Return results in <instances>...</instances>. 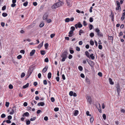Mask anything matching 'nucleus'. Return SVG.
<instances>
[{
  "mask_svg": "<svg viewBox=\"0 0 125 125\" xmlns=\"http://www.w3.org/2000/svg\"><path fill=\"white\" fill-rule=\"evenodd\" d=\"M68 54V52L67 51L65 50L62 53L61 57L62 58V62H64L65 61V59H66L67 57V55Z\"/></svg>",
  "mask_w": 125,
  "mask_h": 125,
  "instance_id": "f257e3e1",
  "label": "nucleus"
},
{
  "mask_svg": "<svg viewBox=\"0 0 125 125\" xmlns=\"http://www.w3.org/2000/svg\"><path fill=\"white\" fill-rule=\"evenodd\" d=\"M95 31L97 32V35L98 36L100 37H102L103 36V35L102 33L100 31V30L98 28L95 29Z\"/></svg>",
  "mask_w": 125,
  "mask_h": 125,
  "instance_id": "f03ea898",
  "label": "nucleus"
},
{
  "mask_svg": "<svg viewBox=\"0 0 125 125\" xmlns=\"http://www.w3.org/2000/svg\"><path fill=\"white\" fill-rule=\"evenodd\" d=\"M60 2H59L57 3H55L54 5L52 6V8L53 9H54L60 6V5H59V3H61Z\"/></svg>",
  "mask_w": 125,
  "mask_h": 125,
  "instance_id": "7ed1b4c3",
  "label": "nucleus"
},
{
  "mask_svg": "<svg viewBox=\"0 0 125 125\" xmlns=\"http://www.w3.org/2000/svg\"><path fill=\"white\" fill-rule=\"evenodd\" d=\"M87 101L90 104H91L92 102V101L91 97L90 96H87Z\"/></svg>",
  "mask_w": 125,
  "mask_h": 125,
  "instance_id": "20e7f679",
  "label": "nucleus"
},
{
  "mask_svg": "<svg viewBox=\"0 0 125 125\" xmlns=\"http://www.w3.org/2000/svg\"><path fill=\"white\" fill-rule=\"evenodd\" d=\"M33 69H32L31 68H29V70L28 72V74H29L28 77H29V76L31 75L32 71H33Z\"/></svg>",
  "mask_w": 125,
  "mask_h": 125,
  "instance_id": "39448f33",
  "label": "nucleus"
},
{
  "mask_svg": "<svg viewBox=\"0 0 125 125\" xmlns=\"http://www.w3.org/2000/svg\"><path fill=\"white\" fill-rule=\"evenodd\" d=\"M49 14L47 12H46L44 14L43 18V20H46L48 18Z\"/></svg>",
  "mask_w": 125,
  "mask_h": 125,
  "instance_id": "423d86ee",
  "label": "nucleus"
},
{
  "mask_svg": "<svg viewBox=\"0 0 125 125\" xmlns=\"http://www.w3.org/2000/svg\"><path fill=\"white\" fill-rule=\"evenodd\" d=\"M91 67H93L94 64V62L92 61H90L89 62L87 61Z\"/></svg>",
  "mask_w": 125,
  "mask_h": 125,
  "instance_id": "0eeeda50",
  "label": "nucleus"
},
{
  "mask_svg": "<svg viewBox=\"0 0 125 125\" xmlns=\"http://www.w3.org/2000/svg\"><path fill=\"white\" fill-rule=\"evenodd\" d=\"M86 82L88 84H89L90 83V79L87 77H86L85 79Z\"/></svg>",
  "mask_w": 125,
  "mask_h": 125,
  "instance_id": "6e6552de",
  "label": "nucleus"
},
{
  "mask_svg": "<svg viewBox=\"0 0 125 125\" xmlns=\"http://www.w3.org/2000/svg\"><path fill=\"white\" fill-rule=\"evenodd\" d=\"M35 52V50H32L30 52V55L31 56H33Z\"/></svg>",
  "mask_w": 125,
  "mask_h": 125,
  "instance_id": "1a4fd4ad",
  "label": "nucleus"
},
{
  "mask_svg": "<svg viewBox=\"0 0 125 125\" xmlns=\"http://www.w3.org/2000/svg\"><path fill=\"white\" fill-rule=\"evenodd\" d=\"M73 112H74L73 113V115L75 116H76L79 113V111L78 110H75Z\"/></svg>",
  "mask_w": 125,
  "mask_h": 125,
  "instance_id": "9d476101",
  "label": "nucleus"
},
{
  "mask_svg": "<svg viewBox=\"0 0 125 125\" xmlns=\"http://www.w3.org/2000/svg\"><path fill=\"white\" fill-rule=\"evenodd\" d=\"M48 69V67L47 66H46L42 70V72L43 73L45 72Z\"/></svg>",
  "mask_w": 125,
  "mask_h": 125,
  "instance_id": "9b49d317",
  "label": "nucleus"
},
{
  "mask_svg": "<svg viewBox=\"0 0 125 125\" xmlns=\"http://www.w3.org/2000/svg\"><path fill=\"white\" fill-rule=\"evenodd\" d=\"M44 105V103L43 102H41L38 104L37 105L39 106H42Z\"/></svg>",
  "mask_w": 125,
  "mask_h": 125,
  "instance_id": "f8f14e48",
  "label": "nucleus"
},
{
  "mask_svg": "<svg viewBox=\"0 0 125 125\" xmlns=\"http://www.w3.org/2000/svg\"><path fill=\"white\" fill-rule=\"evenodd\" d=\"M114 13L112 11L111 12V14L110 15V17L111 19H112L114 18Z\"/></svg>",
  "mask_w": 125,
  "mask_h": 125,
  "instance_id": "ddd939ff",
  "label": "nucleus"
},
{
  "mask_svg": "<svg viewBox=\"0 0 125 125\" xmlns=\"http://www.w3.org/2000/svg\"><path fill=\"white\" fill-rule=\"evenodd\" d=\"M29 115V113L28 112H26L24 113L23 115L22 116L23 117L24 116H28Z\"/></svg>",
  "mask_w": 125,
  "mask_h": 125,
  "instance_id": "4468645a",
  "label": "nucleus"
},
{
  "mask_svg": "<svg viewBox=\"0 0 125 125\" xmlns=\"http://www.w3.org/2000/svg\"><path fill=\"white\" fill-rule=\"evenodd\" d=\"M85 54L87 57L90 58V56H89V54L88 52L87 51H86L85 52Z\"/></svg>",
  "mask_w": 125,
  "mask_h": 125,
  "instance_id": "2eb2a0df",
  "label": "nucleus"
},
{
  "mask_svg": "<svg viewBox=\"0 0 125 125\" xmlns=\"http://www.w3.org/2000/svg\"><path fill=\"white\" fill-rule=\"evenodd\" d=\"M78 24L77 26L79 28H81L82 27V25L81 23L80 22H79L78 24Z\"/></svg>",
  "mask_w": 125,
  "mask_h": 125,
  "instance_id": "dca6fc26",
  "label": "nucleus"
},
{
  "mask_svg": "<svg viewBox=\"0 0 125 125\" xmlns=\"http://www.w3.org/2000/svg\"><path fill=\"white\" fill-rule=\"evenodd\" d=\"M109 81L110 84L111 85H113L114 84V83L112 81V79L111 78H109Z\"/></svg>",
  "mask_w": 125,
  "mask_h": 125,
  "instance_id": "f3484780",
  "label": "nucleus"
},
{
  "mask_svg": "<svg viewBox=\"0 0 125 125\" xmlns=\"http://www.w3.org/2000/svg\"><path fill=\"white\" fill-rule=\"evenodd\" d=\"M26 124L27 125H30V124L31 122L29 120L27 119L26 120Z\"/></svg>",
  "mask_w": 125,
  "mask_h": 125,
  "instance_id": "a211bd4d",
  "label": "nucleus"
},
{
  "mask_svg": "<svg viewBox=\"0 0 125 125\" xmlns=\"http://www.w3.org/2000/svg\"><path fill=\"white\" fill-rule=\"evenodd\" d=\"M51 76H52V73H51L50 72H49L48 75V79H50L51 77Z\"/></svg>",
  "mask_w": 125,
  "mask_h": 125,
  "instance_id": "6ab92c4d",
  "label": "nucleus"
},
{
  "mask_svg": "<svg viewBox=\"0 0 125 125\" xmlns=\"http://www.w3.org/2000/svg\"><path fill=\"white\" fill-rule=\"evenodd\" d=\"M29 85V83H27L25 85L23 86V89H25Z\"/></svg>",
  "mask_w": 125,
  "mask_h": 125,
  "instance_id": "aec40b11",
  "label": "nucleus"
},
{
  "mask_svg": "<svg viewBox=\"0 0 125 125\" xmlns=\"http://www.w3.org/2000/svg\"><path fill=\"white\" fill-rule=\"evenodd\" d=\"M43 42H42L41 43L39 44L38 46V48H41L43 46Z\"/></svg>",
  "mask_w": 125,
  "mask_h": 125,
  "instance_id": "412c9836",
  "label": "nucleus"
},
{
  "mask_svg": "<svg viewBox=\"0 0 125 125\" xmlns=\"http://www.w3.org/2000/svg\"><path fill=\"white\" fill-rule=\"evenodd\" d=\"M93 53L91 54L90 56V58L91 57L92 60H94V56Z\"/></svg>",
  "mask_w": 125,
  "mask_h": 125,
  "instance_id": "4be33fe9",
  "label": "nucleus"
},
{
  "mask_svg": "<svg viewBox=\"0 0 125 125\" xmlns=\"http://www.w3.org/2000/svg\"><path fill=\"white\" fill-rule=\"evenodd\" d=\"M41 54L42 55H44L46 53L45 51L44 50H41L40 51Z\"/></svg>",
  "mask_w": 125,
  "mask_h": 125,
  "instance_id": "5701e85b",
  "label": "nucleus"
},
{
  "mask_svg": "<svg viewBox=\"0 0 125 125\" xmlns=\"http://www.w3.org/2000/svg\"><path fill=\"white\" fill-rule=\"evenodd\" d=\"M98 104L99 106V109L98 108V110L99 111L100 113H102L101 111V106L100 104L99 103Z\"/></svg>",
  "mask_w": 125,
  "mask_h": 125,
  "instance_id": "b1692460",
  "label": "nucleus"
},
{
  "mask_svg": "<svg viewBox=\"0 0 125 125\" xmlns=\"http://www.w3.org/2000/svg\"><path fill=\"white\" fill-rule=\"evenodd\" d=\"M108 36L109 40H112V42L113 39V37L112 36H110L108 35Z\"/></svg>",
  "mask_w": 125,
  "mask_h": 125,
  "instance_id": "393cba45",
  "label": "nucleus"
},
{
  "mask_svg": "<svg viewBox=\"0 0 125 125\" xmlns=\"http://www.w3.org/2000/svg\"><path fill=\"white\" fill-rule=\"evenodd\" d=\"M73 48H70V53L71 54H73L74 52V51L70 49H72Z\"/></svg>",
  "mask_w": 125,
  "mask_h": 125,
  "instance_id": "a878e982",
  "label": "nucleus"
},
{
  "mask_svg": "<svg viewBox=\"0 0 125 125\" xmlns=\"http://www.w3.org/2000/svg\"><path fill=\"white\" fill-rule=\"evenodd\" d=\"M7 15V14L6 13L3 12L2 13V16L4 17H6Z\"/></svg>",
  "mask_w": 125,
  "mask_h": 125,
  "instance_id": "bb28decb",
  "label": "nucleus"
},
{
  "mask_svg": "<svg viewBox=\"0 0 125 125\" xmlns=\"http://www.w3.org/2000/svg\"><path fill=\"white\" fill-rule=\"evenodd\" d=\"M66 2L67 3L68 6H69V7H70V3L69 2L68 0H66Z\"/></svg>",
  "mask_w": 125,
  "mask_h": 125,
  "instance_id": "cd10ccee",
  "label": "nucleus"
},
{
  "mask_svg": "<svg viewBox=\"0 0 125 125\" xmlns=\"http://www.w3.org/2000/svg\"><path fill=\"white\" fill-rule=\"evenodd\" d=\"M93 25H92L90 24L89 25V28L90 30H91L93 29Z\"/></svg>",
  "mask_w": 125,
  "mask_h": 125,
  "instance_id": "c85d7f7f",
  "label": "nucleus"
},
{
  "mask_svg": "<svg viewBox=\"0 0 125 125\" xmlns=\"http://www.w3.org/2000/svg\"><path fill=\"white\" fill-rule=\"evenodd\" d=\"M78 68L79 70L81 71H82L83 70L82 67L81 66H79L78 67Z\"/></svg>",
  "mask_w": 125,
  "mask_h": 125,
  "instance_id": "c756f323",
  "label": "nucleus"
},
{
  "mask_svg": "<svg viewBox=\"0 0 125 125\" xmlns=\"http://www.w3.org/2000/svg\"><path fill=\"white\" fill-rule=\"evenodd\" d=\"M94 33L91 32L90 34V36L91 37H93L94 36Z\"/></svg>",
  "mask_w": 125,
  "mask_h": 125,
  "instance_id": "7c9ffc66",
  "label": "nucleus"
},
{
  "mask_svg": "<svg viewBox=\"0 0 125 125\" xmlns=\"http://www.w3.org/2000/svg\"><path fill=\"white\" fill-rule=\"evenodd\" d=\"M116 3L117 6H118V7H120V3L118 1H116Z\"/></svg>",
  "mask_w": 125,
  "mask_h": 125,
  "instance_id": "2f4dec72",
  "label": "nucleus"
},
{
  "mask_svg": "<svg viewBox=\"0 0 125 125\" xmlns=\"http://www.w3.org/2000/svg\"><path fill=\"white\" fill-rule=\"evenodd\" d=\"M70 21V19L69 18H67L65 19V21L66 22H68Z\"/></svg>",
  "mask_w": 125,
  "mask_h": 125,
  "instance_id": "473e14b6",
  "label": "nucleus"
},
{
  "mask_svg": "<svg viewBox=\"0 0 125 125\" xmlns=\"http://www.w3.org/2000/svg\"><path fill=\"white\" fill-rule=\"evenodd\" d=\"M44 6H43L42 5L40 7V11H42V10L43 9Z\"/></svg>",
  "mask_w": 125,
  "mask_h": 125,
  "instance_id": "72a5a7b5",
  "label": "nucleus"
},
{
  "mask_svg": "<svg viewBox=\"0 0 125 125\" xmlns=\"http://www.w3.org/2000/svg\"><path fill=\"white\" fill-rule=\"evenodd\" d=\"M94 120V117L92 116L90 119V121L91 123H93Z\"/></svg>",
  "mask_w": 125,
  "mask_h": 125,
  "instance_id": "f704fd0d",
  "label": "nucleus"
},
{
  "mask_svg": "<svg viewBox=\"0 0 125 125\" xmlns=\"http://www.w3.org/2000/svg\"><path fill=\"white\" fill-rule=\"evenodd\" d=\"M48 43H46L44 44V46L45 49H47L48 48Z\"/></svg>",
  "mask_w": 125,
  "mask_h": 125,
  "instance_id": "c9c22d12",
  "label": "nucleus"
},
{
  "mask_svg": "<svg viewBox=\"0 0 125 125\" xmlns=\"http://www.w3.org/2000/svg\"><path fill=\"white\" fill-rule=\"evenodd\" d=\"M10 103L9 102H6L5 104V106L7 107H8L9 106Z\"/></svg>",
  "mask_w": 125,
  "mask_h": 125,
  "instance_id": "e433bc0d",
  "label": "nucleus"
},
{
  "mask_svg": "<svg viewBox=\"0 0 125 125\" xmlns=\"http://www.w3.org/2000/svg\"><path fill=\"white\" fill-rule=\"evenodd\" d=\"M6 115L4 114H3L1 115V117L2 118H4L6 117Z\"/></svg>",
  "mask_w": 125,
  "mask_h": 125,
  "instance_id": "4c0bfd02",
  "label": "nucleus"
},
{
  "mask_svg": "<svg viewBox=\"0 0 125 125\" xmlns=\"http://www.w3.org/2000/svg\"><path fill=\"white\" fill-rule=\"evenodd\" d=\"M90 44L92 45L93 46L94 44V42L93 41L91 40L90 41Z\"/></svg>",
  "mask_w": 125,
  "mask_h": 125,
  "instance_id": "58836bf2",
  "label": "nucleus"
},
{
  "mask_svg": "<svg viewBox=\"0 0 125 125\" xmlns=\"http://www.w3.org/2000/svg\"><path fill=\"white\" fill-rule=\"evenodd\" d=\"M28 2L27 1H26L23 4V5L24 6L26 7L28 5Z\"/></svg>",
  "mask_w": 125,
  "mask_h": 125,
  "instance_id": "ea45409f",
  "label": "nucleus"
},
{
  "mask_svg": "<svg viewBox=\"0 0 125 125\" xmlns=\"http://www.w3.org/2000/svg\"><path fill=\"white\" fill-rule=\"evenodd\" d=\"M116 87L117 88V89L120 88V86L119 83H117L116 84Z\"/></svg>",
  "mask_w": 125,
  "mask_h": 125,
  "instance_id": "a19ab883",
  "label": "nucleus"
},
{
  "mask_svg": "<svg viewBox=\"0 0 125 125\" xmlns=\"http://www.w3.org/2000/svg\"><path fill=\"white\" fill-rule=\"evenodd\" d=\"M9 87L10 89H12L13 88V85L11 84H10L9 85Z\"/></svg>",
  "mask_w": 125,
  "mask_h": 125,
  "instance_id": "79ce46f5",
  "label": "nucleus"
},
{
  "mask_svg": "<svg viewBox=\"0 0 125 125\" xmlns=\"http://www.w3.org/2000/svg\"><path fill=\"white\" fill-rule=\"evenodd\" d=\"M43 83L44 84L46 85L47 84V82L46 80H44L43 81Z\"/></svg>",
  "mask_w": 125,
  "mask_h": 125,
  "instance_id": "37998d69",
  "label": "nucleus"
},
{
  "mask_svg": "<svg viewBox=\"0 0 125 125\" xmlns=\"http://www.w3.org/2000/svg\"><path fill=\"white\" fill-rule=\"evenodd\" d=\"M103 117L104 120H105L106 119V115L105 114H104L103 115Z\"/></svg>",
  "mask_w": 125,
  "mask_h": 125,
  "instance_id": "c03bdc74",
  "label": "nucleus"
},
{
  "mask_svg": "<svg viewBox=\"0 0 125 125\" xmlns=\"http://www.w3.org/2000/svg\"><path fill=\"white\" fill-rule=\"evenodd\" d=\"M17 58L18 59H21L22 57V56L21 55H19L18 56H17Z\"/></svg>",
  "mask_w": 125,
  "mask_h": 125,
  "instance_id": "a18cd8bd",
  "label": "nucleus"
},
{
  "mask_svg": "<svg viewBox=\"0 0 125 125\" xmlns=\"http://www.w3.org/2000/svg\"><path fill=\"white\" fill-rule=\"evenodd\" d=\"M117 91L118 93V95H119L120 94V88L119 89H117Z\"/></svg>",
  "mask_w": 125,
  "mask_h": 125,
  "instance_id": "49530a36",
  "label": "nucleus"
},
{
  "mask_svg": "<svg viewBox=\"0 0 125 125\" xmlns=\"http://www.w3.org/2000/svg\"><path fill=\"white\" fill-rule=\"evenodd\" d=\"M44 23H42L40 24L39 26L41 28L42 27L44 26Z\"/></svg>",
  "mask_w": 125,
  "mask_h": 125,
  "instance_id": "de8ad7c7",
  "label": "nucleus"
},
{
  "mask_svg": "<svg viewBox=\"0 0 125 125\" xmlns=\"http://www.w3.org/2000/svg\"><path fill=\"white\" fill-rule=\"evenodd\" d=\"M59 110V108L58 107H55L54 109V110L56 112L58 111Z\"/></svg>",
  "mask_w": 125,
  "mask_h": 125,
  "instance_id": "09e8293b",
  "label": "nucleus"
},
{
  "mask_svg": "<svg viewBox=\"0 0 125 125\" xmlns=\"http://www.w3.org/2000/svg\"><path fill=\"white\" fill-rule=\"evenodd\" d=\"M73 91H71L69 92V94L70 96H72L73 95Z\"/></svg>",
  "mask_w": 125,
  "mask_h": 125,
  "instance_id": "8fccbe9b",
  "label": "nucleus"
},
{
  "mask_svg": "<svg viewBox=\"0 0 125 125\" xmlns=\"http://www.w3.org/2000/svg\"><path fill=\"white\" fill-rule=\"evenodd\" d=\"M87 24L86 23V22L85 21H83V25L84 26H85L87 25Z\"/></svg>",
  "mask_w": 125,
  "mask_h": 125,
  "instance_id": "3c124183",
  "label": "nucleus"
},
{
  "mask_svg": "<svg viewBox=\"0 0 125 125\" xmlns=\"http://www.w3.org/2000/svg\"><path fill=\"white\" fill-rule=\"evenodd\" d=\"M36 119V117H33L32 118H31L30 119V120L31 121H32Z\"/></svg>",
  "mask_w": 125,
  "mask_h": 125,
  "instance_id": "603ef678",
  "label": "nucleus"
},
{
  "mask_svg": "<svg viewBox=\"0 0 125 125\" xmlns=\"http://www.w3.org/2000/svg\"><path fill=\"white\" fill-rule=\"evenodd\" d=\"M93 18L92 17H90V18L89 19V21L90 22H93Z\"/></svg>",
  "mask_w": 125,
  "mask_h": 125,
  "instance_id": "864d4df0",
  "label": "nucleus"
},
{
  "mask_svg": "<svg viewBox=\"0 0 125 125\" xmlns=\"http://www.w3.org/2000/svg\"><path fill=\"white\" fill-rule=\"evenodd\" d=\"M98 48L100 50H102V45H99L98 46Z\"/></svg>",
  "mask_w": 125,
  "mask_h": 125,
  "instance_id": "5fc2aeb1",
  "label": "nucleus"
},
{
  "mask_svg": "<svg viewBox=\"0 0 125 125\" xmlns=\"http://www.w3.org/2000/svg\"><path fill=\"white\" fill-rule=\"evenodd\" d=\"M51 100L52 102H53L55 101V99L53 97H52L51 98Z\"/></svg>",
  "mask_w": 125,
  "mask_h": 125,
  "instance_id": "6e6d98bb",
  "label": "nucleus"
},
{
  "mask_svg": "<svg viewBox=\"0 0 125 125\" xmlns=\"http://www.w3.org/2000/svg\"><path fill=\"white\" fill-rule=\"evenodd\" d=\"M25 73H22L21 75V78H22L23 77L25 76Z\"/></svg>",
  "mask_w": 125,
  "mask_h": 125,
  "instance_id": "4d7b16f0",
  "label": "nucleus"
},
{
  "mask_svg": "<svg viewBox=\"0 0 125 125\" xmlns=\"http://www.w3.org/2000/svg\"><path fill=\"white\" fill-rule=\"evenodd\" d=\"M98 74L100 77H102V73L100 72H99L98 73Z\"/></svg>",
  "mask_w": 125,
  "mask_h": 125,
  "instance_id": "13d9d810",
  "label": "nucleus"
},
{
  "mask_svg": "<svg viewBox=\"0 0 125 125\" xmlns=\"http://www.w3.org/2000/svg\"><path fill=\"white\" fill-rule=\"evenodd\" d=\"M55 34H52L50 35V37L51 38H52L55 36Z\"/></svg>",
  "mask_w": 125,
  "mask_h": 125,
  "instance_id": "bf43d9fd",
  "label": "nucleus"
},
{
  "mask_svg": "<svg viewBox=\"0 0 125 125\" xmlns=\"http://www.w3.org/2000/svg\"><path fill=\"white\" fill-rule=\"evenodd\" d=\"M49 61V60L47 58H46L44 59V62H48Z\"/></svg>",
  "mask_w": 125,
  "mask_h": 125,
  "instance_id": "052dcab7",
  "label": "nucleus"
},
{
  "mask_svg": "<svg viewBox=\"0 0 125 125\" xmlns=\"http://www.w3.org/2000/svg\"><path fill=\"white\" fill-rule=\"evenodd\" d=\"M12 116L11 115H9L8 117V119L9 120H10L12 119Z\"/></svg>",
  "mask_w": 125,
  "mask_h": 125,
  "instance_id": "680f3d73",
  "label": "nucleus"
},
{
  "mask_svg": "<svg viewBox=\"0 0 125 125\" xmlns=\"http://www.w3.org/2000/svg\"><path fill=\"white\" fill-rule=\"evenodd\" d=\"M71 29L72 30H71L73 31H74L75 30V28L74 26L71 27Z\"/></svg>",
  "mask_w": 125,
  "mask_h": 125,
  "instance_id": "e2e57ef3",
  "label": "nucleus"
},
{
  "mask_svg": "<svg viewBox=\"0 0 125 125\" xmlns=\"http://www.w3.org/2000/svg\"><path fill=\"white\" fill-rule=\"evenodd\" d=\"M48 119V117L45 116L44 117V120L46 121Z\"/></svg>",
  "mask_w": 125,
  "mask_h": 125,
  "instance_id": "0e129e2a",
  "label": "nucleus"
},
{
  "mask_svg": "<svg viewBox=\"0 0 125 125\" xmlns=\"http://www.w3.org/2000/svg\"><path fill=\"white\" fill-rule=\"evenodd\" d=\"M20 52L24 54L25 53V51L24 50H21L20 51Z\"/></svg>",
  "mask_w": 125,
  "mask_h": 125,
  "instance_id": "69168bd1",
  "label": "nucleus"
},
{
  "mask_svg": "<svg viewBox=\"0 0 125 125\" xmlns=\"http://www.w3.org/2000/svg\"><path fill=\"white\" fill-rule=\"evenodd\" d=\"M6 9V6L5 5L2 8V10H5Z\"/></svg>",
  "mask_w": 125,
  "mask_h": 125,
  "instance_id": "338daca9",
  "label": "nucleus"
},
{
  "mask_svg": "<svg viewBox=\"0 0 125 125\" xmlns=\"http://www.w3.org/2000/svg\"><path fill=\"white\" fill-rule=\"evenodd\" d=\"M23 105L24 106H26L27 105V103L26 102H25L23 104Z\"/></svg>",
  "mask_w": 125,
  "mask_h": 125,
  "instance_id": "774afa93",
  "label": "nucleus"
}]
</instances>
